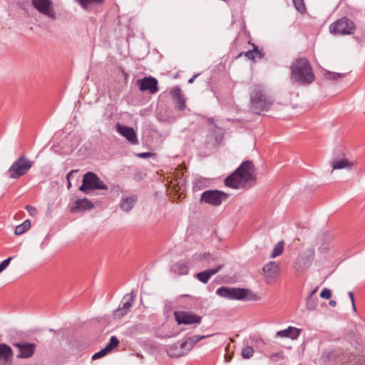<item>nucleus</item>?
<instances>
[{
  "instance_id": "1",
  "label": "nucleus",
  "mask_w": 365,
  "mask_h": 365,
  "mask_svg": "<svg viewBox=\"0 0 365 365\" xmlns=\"http://www.w3.org/2000/svg\"><path fill=\"white\" fill-rule=\"evenodd\" d=\"M250 108L257 114L267 111L273 105L274 99L260 84H253L250 87Z\"/></svg>"
},
{
  "instance_id": "2",
  "label": "nucleus",
  "mask_w": 365,
  "mask_h": 365,
  "mask_svg": "<svg viewBox=\"0 0 365 365\" xmlns=\"http://www.w3.org/2000/svg\"><path fill=\"white\" fill-rule=\"evenodd\" d=\"M255 179L254 164L250 160H246L225 179V185L229 187L237 189Z\"/></svg>"
},
{
  "instance_id": "3",
  "label": "nucleus",
  "mask_w": 365,
  "mask_h": 365,
  "mask_svg": "<svg viewBox=\"0 0 365 365\" xmlns=\"http://www.w3.org/2000/svg\"><path fill=\"white\" fill-rule=\"evenodd\" d=\"M291 81L299 86H308L315 80V76L306 58L296 59L291 66Z\"/></svg>"
},
{
  "instance_id": "4",
  "label": "nucleus",
  "mask_w": 365,
  "mask_h": 365,
  "mask_svg": "<svg viewBox=\"0 0 365 365\" xmlns=\"http://www.w3.org/2000/svg\"><path fill=\"white\" fill-rule=\"evenodd\" d=\"M33 163V161L29 160L24 155H21L12 163L6 174L11 179H18L29 172Z\"/></svg>"
},
{
  "instance_id": "5",
  "label": "nucleus",
  "mask_w": 365,
  "mask_h": 365,
  "mask_svg": "<svg viewBox=\"0 0 365 365\" xmlns=\"http://www.w3.org/2000/svg\"><path fill=\"white\" fill-rule=\"evenodd\" d=\"M79 190L84 193L89 190H107L108 186L100 179V178L92 172L86 173L83 178L82 185Z\"/></svg>"
},
{
  "instance_id": "6",
  "label": "nucleus",
  "mask_w": 365,
  "mask_h": 365,
  "mask_svg": "<svg viewBox=\"0 0 365 365\" xmlns=\"http://www.w3.org/2000/svg\"><path fill=\"white\" fill-rule=\"evenodd\" d=\"M355 30V24L347 17L341 18L329 26V31L334 35H351Z\"/></svg>"
},
{
  "instance_id": "7",
  "label": "nucleus",
  "mask_w": 365,
  "mask_h": 365,
  "mask_svg": "<svg viewBox=\"0 0 365 365\" xmlns=\"http://www.w3.org/2000/svg\"><path fill=\"white\" fill-rule=\"evenodd\" d=\"M228 194L217 190H209L203 192L200 200L212 206H219L228 197Z\"/></svg>"
},
{
  "instance_id": "8",
  "label": "nucleus",
  "mask_w": 365,
  "mask_h": 365,
  "mask_svg": "<svg viewBox=\"0 0 365 365\" xmlns=\"http://www.w3.org/2000/svg\"><path fill=\"white\" fill-rule=\"evenodd\" d=\"M34 9L48 19L54 21L57 16L51 0H31Z\"/></svg>"
},
{
  "instance_id": "9",
  "label": "nucleus",
  "mask_w": 365,
  "mask_h": 365,
  "mask_svg": "<svg viewBox=\"0 0 365 365\" xmlns=\"http://www.w3.org/2000/svg\"><path fill=\"white\" fill-rule=\"evenodd\" d=\"M248 292L245 289L221 287L217 289L216 294L228 299L242 300L247 297Z\"/></svg>"
},
{
  "instance_id": "10",
  "label": "nucleus",
  "mask_w": 365,
  "mask_h": 365,
  "mask_svg": "<svg viewBox=\"0 0 365 365\" xmlns=\"http://www.w3.org/2000/svg\"><path fill=\"white\" fill-rule=\"evenodd\" d=\"M175 319L178 324H199L202 321V317L192 312L177 310L174 312Z\"/></svg>"
},
{
  "instance_id": "11",
  "label": "nucleus",
  "mask_w": 365,
  "mask_h": 365,
  "mask_svg": "<svg viewBox=\"0 0 365 365\" xmlns=\"http://www.w3.org/2000/svg\"><path fill=\"white\" fill-rule=\"evenodd\" d=\"M135 296L133 293L125 294L113 313L114 318H120L128 314L135 302Z\"/></svg>"
},
{
  "instance_id": "12",
  "label": "nucleus",
  "mask_w": 365,
  "mask_h": 365,
  "mask_svg": "<svg viewBox=\"0 0 365 365\" xmlns=\"http://www.w3.org/2000/svg\"><path fill=\"white\" fill-rule=\"evenodd\" d=\"M314 257V249H308L303 254L300 255L296 262V269L298 272H304L307 269Z\"/></svg>"
},
{
  "instance_id": "13",
  "label": "nucleus",
  "mask_w": 365,
  "mask_h": 365,
  "mask_svg": "<svg viewBox=\"0 0 365 365\" xmlns=\"http://www.w3.org/2000/svg\"><path fill=\"white\" fill-rule=\"evenodd\" d=\"M139 89L142 92L155 94L158 91V81L154 77H145L137 81Z\"/></svg>"
},
{
  "instance_id": "14",
  "label": "nucleus",
  "mask_w": 365,
  "mask_h": 365,
  "mask_svg": "<svg viewBox=\"0 0 365 365\" xmlns=\"http://www.w3.org/2000/svg\"><path fill=\"white\" fill-rule=\"evenodd\" d=\"M279 266L275 262H269L263 267V274L266 283L271 284L277 276Z\"/></svg>"
},
{
  "instance_id": "15",
  "label": "nucleus",
  "mask_w": 365,
  "mask_h": 365,
  "mask_svg": "<svg viewBox=\"0 0 365 365\" xmlns=\"http://www.w3.org/2000/svg\"><path fill=\"white\" fill-rule=\"evenodd\" d=\"M116 130L118 133L125 138L132 145H136L138 143L137 134L133 128L121 125L118 123L116 125Z\"/></svg>"
},
{
  "instance_id": "16",
  "label": "nucleus",
  "mask_w": 365,
  "mask_h": 365,
  "mask_svg": "<svg viewBox=\"0 0 365 365\" xmlns=\"http://www.w3.org/2000/svg\"><path fill=\"white\" fill-rule=\"evenodd\" d=\"M187 352L188 351L185 346H184L183 341L177 342L167 348V353L171 357H180L187 354Z\"/></svg>"
},
{
  "instance_id": "17",
  "label": "nucleus",
  "mask_w": 365,
  "mask_h": 365,
  "mask_svg": "<svg viewBox=\"0 0 365 365\" xmlns=\"http://www.w3.org/2000/svg\"><path fill=\"white\" fill-rule=\"evenodd\" d=\"M15 346L19 349V354L17 355L18 358H29L31 357L35 351V344L31 343H15Z\"/></svg>"
},
{
  "instance_id": "18",
  "label": "nucleus",
  "mask_w": 365,
  "mask_h": 365,
  "mask_svg": "<svg viewBox=\"0 0 365 365\" xmlns=\"http://www.w3.org/2000/svg\"><path fill=\"white\" fill-rule=\"evenodd\" d=\"M223 264H220L215 269H208L196 274V278L202 283H207L210 277L217 274L223 267Z\"/></svg>"
},
{
  "instance_id": "19",
  "label": "nucleus",
  "mask_w": 365,
  "mask_h": 365,
  "mask_svg": "<svg viewBox=\"0 0 365 365\" xmlns=\"http://www.w3.org/2000/svg\"><path fill=\"white\" fill-rule=\"evenodd\" d=\"M138 197L135 195L123 196L119 206L123 211L130 212L136 203Z\"/></svg>"
},
{
  "instance_id": "20",
  "label": "nucleus",
  "mask_w": 365,
  "mask_h": 365,
  "mask_svg": "<svg viewBox=\"0 0 365 365\" xmlns=\"http://www.w3.org/2000/svg\"><path fill=\"white\" fill-rule=\"evenodd\" d=\"M13 358V351L11 348L6 344H0V360L3 361V365H6L11 361Z\"/></svg>"
},
{
  "instance_id": "21",
  "label": "nucleus",
  "mask_w": 365,
  "mask_h": 365,
  "mask_svg": "<svg viewBox=\"0 0 365 365\" xmlns=\"http://www.w3.org/2000/svg\"><path fill=\"white\" fill-rule=\"evenodd\" d=\"M170 96L175 99L177 108L179 110H182L185 106V101L181 89L178 86L173 88L170 91Z\"/></svg>"
},
{
  "instance_id": "22",
  "label": "nucleus",
  "mask_w": 365,
  "mask_h": 365,
  "mask_svg": "<svg viewBox=\"0 0 365 365\" xmlns=\"http://www.w3.org/2000/svg\"><path fill=\"white\" fill-rule=\"evenodd\" d=\"M300 333V330L296 327H289L287 329L280 330L277 332L276 336L287 337L292 339H296Z\"/></svg>"
},
{
  "instance_id": "23",
  "label": "nucleus",
  "mask_w": 365,
  "mask_h": 365,
  "mask_svg": "<svg viewBox=\"0 0 365 365\" xmlns=\"http://www.w3.org/2000/svg\"><path fill=\"white\" fill-rule=\"evenodd\" d=\"M353 165L354 163H349L348 159L346 158H336L334 159L331 163V167L334 170L344 168L351 170Z\"/></svg>"
},
{
  "instance_id": "24",
  "label": "nucleus",
  "mask_w": 365,
  "mask_h": 365,
  "mask_svg": "<svg viewBox=\"0 0 365 365\" xmlns=\"http://www.w3.org/2000/svg\"><path fill=\"white\" fill-rule=\"evenodd\" d=\"M94 208L93 202L87 198L79 199L76 201L74 210H91Z\"/></svg>"
},
{
  "instance_id": "25",
  "label": "nucleus",
  "mask_w": 365,
  "mask_h": 365,
  "mask_svg": "<svg viewBox=\"0 0 365 365\" xmlns=\"http://www.w3.org/2000/svg\"><path fill=\"white\" fill-rule=\"evenodd\" d=\"M243 54H245V56L248 58V59H250V60H255V58L256 57H257L258 58H263L264 56V53L262 52V51H260L258 48L257 46L253 44V49L252 50H250V51H248L247 52H242L240 53L237 57H240L242 56Z\"/></svg>"
},
{
  "instance_id": "26",
  "label": "nucleus",
  "mask_w": 365,
  "mask_h": 365,
  "mask_svg": "<svg viewBox=\"0 0 365 365\" xmlns=\"http://www.w3.org/2000/svg\"><path fill=\"white\" fill-rule=\"evenodd\" d=\"M208 336H210V335H208V336L195 335V336L189 337L188 339H187L186 340L182 341L184 342V346H185V347L187 348V351H190L192 349L193 346L196 343H197L201 339H205L206 337H208Z\"/></svg>"
},
{
  "instance_id": "27",
  "label": "nucleus",
  "mask_w": 365,
  "mask_h": 365,
  "mask_svg": "<svg viewBox=\"0 0 365 365\" xmlns=\"http://www.w3.org/2000/svg\"><path fill=\"white\" fill-rule=\"evenodd\" d=\"M173 271L178 274H187L189 272V265L185 262H178L173 266Z\"/></svg>"
},
{
  "instance_id": "28",
  "label": "nucleus",
  "mask_w": 365,
  "mask_h": 365,
  "mask_svg": "<svg viewBox=\"0 0 365 365\" xmlns=\"http://www.w3.org/2000/svg\"><path fill=\"white\" fill-rule=\"evenodd\" d=\"M346 76L345 73H334L331 72L327 70L324 71L323 72V77L324 79L328 81H339L340 79H342Z\"/></svg>"
},
{
  "instance_id": "29",
  "label": "nucleus",
  "mask_w": 365,
  "mask_h": 365,
  "mask_svg": "<svg viewBox=\"0 0 365 365\" xmlns=\"http://www.w3.org/2000/svg\"><path fill=\"white\" fill-rule=\"evenodd\" d=\"M195 257L198 261H205L207 264H210L212 262L217 260V257L216 256L207 252L195 255Z\"/></svg>"
},
{
  "instance_id": "30",
  "label": "nucleus",
  "mask_w": 365,
  "mask_h": 365,
  "mask_svg": "<svg viewBox=\"0 0 365 365\" xmlns=\"http://www.w3.org/2000/svg\"><path fill=\"white\" fill-rule=\"evenodd\" d=\"M31 227V222L29 220H25L23 223L18 225L15 228V234L20 235L24 233L26 231L29 230Z\"/></svg>"
},
{
  "instance_id": "31",
  "label": "nucleus",
  "mask_w": 365,
  "mask_h": 365,
  "mask_svg": "<svg viewBox=\"0 0 365 365\" xmlns=\"http://www.w3.org/2000/svg\"><path fill=\"white\" fill-rule=\"evenodd\" d=\"M284 250V242L283 241L279 242L273 248L272 253L270 255L271 258H275L279 256Z\"/></svg>"
},
{
  "instance_id": "32",
  "label": "nucleus",
  "mask_w": 365,
  "mask_h": 365,
  "mask_svg": "<svg viewBox=\"0 0 365 365\" xmlns=\"http://www.w3.org/2000/svg\"><path fill=\"white\" fill-rule=\"evenodd\" d=\"M318 299L317 297L309 296L306 302V307L309 310H314L317 306Z\"/></svg>"
},
{
  "instance_id": "33",
  "label": "nucleus",
  "mask_w": 365,
  "mask_h": 365,
  "mask_svg": "<svg viewBox=\"0 0 365 365\" xmlns=\"http://www.w3.org/2000/svg\"><path fill=\"white\" fill-rule=\"evenodd\" d=\"M254 354V349L252 346H247L242 349V356L245 359H250Z\"/></svg>"
},
{
  "instance_id": "34",
  "label": "nucleus",
  "mask_w": 365,
  "mask_h": 365,
  "mask_svg": "<svg viewBox=\"0 0 365 365\" xmlns=\"http://www.w3.org/2000/svg\"><path fill=\"white\" fill-rule=\"evenodd\" d=\"M82 7L86 9L91 4H101L104 0H77Z\"/></svg>"
},
{
  "instance_id": "35",
  "label": "nucleus",
  "mask_w": 365,
  "mask_h": 365,
  "mask_svg": "<svg viewBox=\"0 0 365 365\" xmlns=\"http://www.w3.org/2000/svg\"><path fill=\"white\" fill-rule=\"evenodd\" d=\"M119 344V340L118 338L115 336H111L110 339V342L108 344V345L106 346V349L110 352L112 351L114 348H115Z\"/></svg>"
},
{
  "instance_id": "36",
  "label": "nucleus",
  "mask_w": 365,
  "mask_h": 365,
  "mask_svg": "<svg viewBox=\"0 0 365 365\" xmlns=\"http://www.w3.org/2000/svg\"><path fill=\"white\" fill-rule=\"evenodd\" d=\"M295 9L300 13H303L306 10L304 0H292Z\"/></svg>"
},
{
  "instance_id": "37",
  "label": "nucleus",
  "mask_w": 365,
  "mask_h": 365,
  "mask_svg": "<svg viewBox=\"0 0 365 365\" xmlns=\"http://www.w3.org/2000/svg\"><path fill=\"white\" fill-rule=\"evenodd\" d=\"M108 353H109V351L105 347L104 349H101L100 351L95 353L92 356V359L96 360V359H100L101 357L106 355Z\"/></svg>"
},
{
  "instance_id": "38",
  "label": "nucleus",
  "mask_w": 365,
  "mask_h": 365,
  "mask_svg": "<svg viewBox=\"0 0 365 365\" xmlns=\"http://www.w3.org/2000/svg\"><path fill=\"white\" fill-rule=\"evenodd\" d=\"M320 297L323 299H329L331 297V292L327 288H324L320 293Z\"/></svg>"
},
{
  "instance_id": "39",
  "label": "nucleus",
  "mask_w": 365,
  "mask_h": 365,
  "mask_svg": "<svg viewBox=\"0 0 365 365\" xmlns=\"http://www.w3.org/2000/svg\"><path fill=\"white\" fill-rule=\"evenodd\" d=\"M12 259V257H9V258L4 259L3 262L0 263V273L4 271L9 264Z\"/></svg>"
},
{
  "instance_id": "40",
  "label": "nucleus",
  "mask_w": 365,
  "mask_h": 365,
  "mask_svg": "<svg viewBox=\"0 0 365 365\" xmlns=\"http://www.w3.org/2000/svg\"><path fill=\"white\" fill-rule=\"evenodd\" d=\"M25 208L31 216H35L37 214V210L34 206L26 205Z\"/></svg>"
},
{
  "instance_id": "41",
  "label": "nucleus",
  "mask_w": 365,
  "mask_h": 365,
  "mask_svg": "<svg viewBox=\"0 0 365 365\" xmlns=\"http://www.w3.org/2000/svg\"><path fill=\"white\" fill-rule=\"evenodd\" d=\"M150 155L151 154L150 153H138L137 155V156H138L141 158H145L150 156Z\"/></svg>"
},
{
  "instance_id": "42",
  "label": "nucleus",
  "mask_w": 365,
  "mask_h": 365,
  "mask_svg": "<svg viewBox=\"0 0 365 365\" xmlns=\"http://www.w3.org/2000/svg\"><path fill=\"white\" fill-rule=\"evenodd\" d=\"M48 237L46 236L45 240L41 244V248L43 249L48 245Z\"/></svg>"
},
{
  "instance_id": "43",
  "label": "nucleus",
  "mask_w": 365,
  "mask_h": 365,
  "mask_svg": "<svg viewBox=\"0 0 365 365\" xmlns=\"http://www.w3.org/2000/svg\"><path fill=\"white\" fill-rule=\"evenodd\" d=\"M199 76V73L195 74L192 78L188 80V83H192L195 79Z\"/></svg>"
},
{
  "instance_id": "44",
  "label": "nucleus",
  "mask_w": 365,
  "mask_h": 365,
  "mask_svg": "<svg viewBox=\"0 0 365 365\" xmlns=\"http://www.w3.org/2000/svg\"><path fill=\"white\" fill-rule=\"evenodd\" d=\"M348 294H349V298L351 299V302H354V298L353 292H349Z\"/></svg>"
},
{
  "instance_id": "45",
  "label": "nucleus",
  "mask_w": 365,
  "mask_h": 365,
  "mask_svg": "<svg viewBox=\"0 0 365 365\" xmlns=\"http://www.w3.org/2000/svg\"><path fill=\"white\" fill-rule=\"evenodd\" d=\"M329 304L331 307H335L336 305V302L335 300H330Z\"/></svg>"
},
{
  "instance_id": "46",
  "label": "nucleus",
  "mask_w": 365,
  "mask_h": 365,
  "mask_svg": "<svg viewBox=\"0 0 365 365\" xmlns=\"http://www.w3.org/2000/svg\"><path fill=\"white\" fill-rule=\"evenodd\" d=\"M73 171L70 172V173L67 175V176H66V177H67V179H68V187H70V186H71V182H69V178H70V176L71 175V174H72V173H73Z\"/></svg>"
},
{
  "instance_id": "47",
  "label": "nucleus",
  "mask_w": 365,
  "mask_h": 365,
  "mask_svg": "<svg viewBox=\"0 0 365 365\" xmlns=\"http://www.w3.org/2000/svg\"><path fill=\"white\" fill-rule=\"evenodd\" d=\"M317 288H315L314 289H313V290L311 292V293H310V294H309V296L314 297V294L317 292Z\"/></svg>"
},
{
  "instance_id": "48",
  "label": "nucleus",
  "mask_w": 365,
  "mask_h": 365,
  "mask_svg": "<svg viewBox=\"0 0 365 365\" xmlns=\"http://www.w3.org/2000/svg\"><path fill=\"white\" fill-rule=\"evenodd\" d=\"M351 305H352V309L354 312H356V306H355V303L354 302H351Z\"/></svg>"
},
{
  "instance_id": "49",
  "label": "nucleus",
  "mask_w": 365,
  "mask_h": 365,
  "mask_svg": "<svg viewBox=\"0 0 365 365\" xmlns=\"http://www.w3.org/2000/svg\"><path fill=\"white\" fill-rule=\"evenodd\" d=\"M209 123H210V124L213 123V119L210 118V119H209Z\"/></svg>"
}]
</instances>
